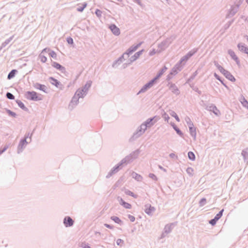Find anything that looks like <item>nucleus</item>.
<instances>
[{
    "instance_id": "1",
    "label": "nucleus",
    "mask_w": 248,
    "mask_h": 248,
    "mask_svg": "<svg viewBox=\"0 0 248 248\" xmlns=\"http://www.w3.org/2000/svg\"><path fill=\"white\" fill-rule=\"evenodd\" d=\"M27 98L32 100H41V97L38 96L37 93L35 92H28L26 93Z\"/></svg>"
},
{
    "instance_id": "2",
    "label": "nucleus",
    "mask_w": 248,
    "mask_h": 248,
    "mask_svg": "<svg viewBox=\"0 0 248 248\" xmlns=\"http://www.w3.org/2000/svg\"><path fill=\"white\" fill-rule=\"evenodd\" d=\"M48 51L49 49L46 48L44 49L39 54V59L41 62L45 63L47 61L46 54Z\"/></svg>"
},
{
    "instance_id": "3",
    "label": "nucleus",
    "mask_w": 248,
    "mask_h": 248,
    "mask_svg": "<svg viewBox=\"0 0 248 248\" xmlns=\"http://www.w3.org/2000/svg\"><path fill=\"white\" fill-rule=\"evenodd\" d=\"M83 91L82 90H78L75 93L74 96H73L71 102L75 103L76 104H77L78 99L80 97H81Z\"/></svg>"
},
{
    "instance_id": "4",
    "label": "nucleus",
    "mask_w": 248,
    "mask_h": 248,
    "mask_svg": "<svg viewBox=\"0 0 248 248\" xmlns=\"http://www.w3.org/2000/svg\"><path fill=\"white\" fill-rule=\"evenodd\" d=\"M63 223L66 227H70L73 225L74 221L70 217H66L64 219Z\"/></svg>"
},
{
    "instance_id": "5",
    "label": "nucleus",
    "mask_w": 248,
    "mask_h": 248,
    "mask_svg": "<svg viewBox=\"0 0 248 248\" xmlns=\"http://www.w3.org/2000/svg\"><path fill=\"white\" fill-rule=\"evenodd\" d=\"M109 29L115 35H119L120 34L119 29L114 24L110 25Z\"/></svg>"
},
{
    "instance_id": "6",
    "label": "nucleus",
    "mask_w": 248,
    "mask_h": 248,
    "mask_svg": "<svg viewBox=\"0 0 248 248\" xmlns=\"http://www.w3.org/2000/svg\"><path fill=\"white\" fill-rule=\"evenodd\" d=\"M155 210V208L150 204H147L145 206V212L149 215H152Z\"/></svg>"
},
{
    "instance_id": "7",
    "label": "nucleus",
    "mask_w": 248,
    "mask_h": 248,
    "mask_svg": "<svg viewBox=\"0 0 248 248\" xmlns=\"http://www.w3.org/2000/svg\"><path fill=\"white\" fill-rule=\"evenodd\" d=\"M157 121V118L155 117L153 118L149 119L146 122L145 125L144 126H151L153 125Z\"/></svg>"
},
{
    "instance_id": "8",
    "label": "nucleus",
    "mask_w": 248,
    "mask_h": 248,
    "mask_svg": "<svg viewBox=\"0 0 248 248\" xmlns=\"http://www.w3.org/2000/svg\"><path fill=\"white\" fill-rule=\"evenodd\" d=\"M228 53L230 54V55L231 56V57L236 62V63L237 64H239V59H238L237 56L235 54V52L232 50H229L228 51Z\"/></svg>"
},
{
    "instance_id": "9",
    "label": "nucleus",
    "mask_w": 248,
    "mask_h": 248,
    "mask_svg": "<svg viewBox=\"0 0 248 248\" xmlns=\"http://www.w3.org/2000/svg\"><path fill=\"white\" fill-rule=\"evenodd\" d=\"M51 64L53 67L57 69L60 70H62L64 69V68L63 67H62L61 64L55 62H52Z\"/></svg>"
},
{
    "instance_id": "10",
    "label": "nucleus",
    "mask_w": 248,
    "mask_h": 248,
    "mask_svg": "<svg viewBox=\"0 0 248 248\" xmlns=\"http://www.w3.org/2000/svg\"><path fill=\"white\" fill-rule=\"evenodd\" d=\"M189 131L190 133L192 136L194 137V138H196V128L193 126V124H191L189 126Z\"/></svg>"
},
{
    "instance_id": "11",
    "label": "nucleus",
    "mask_w": 248,
    "mask_h": 248,
    "mask_svg": "<svg viewBox=\"0 0 248 248\" xmlns=\"http://www.w3.org/2000/svg\"><path fill=\"white\" fill-rule=\"evenodd\" d=\"M224 75L226 77V78L232 81H234L235 80L234 77L227 71L225 73Z\"/></svg>"
},
{
    "instance_id": "12",
    "label": "nucleus",
    "mask_w": 248,
    "mask_h": 248,
    "mask_svg": "<svg viewBox=\"0 0 248 248\" xmlns=\"http://www.w3.org/2000/svg\"><path fill=\"white\" fill-rule=\"evenodd\" d=\"M111 219L118 224H121L122 222L118 217L116 216L111 217Z\"/></svg>"
},
{
    "instance_id": "13",
    "label": "nucleus",
    "mask_w": 248,
    "mask_h": 248,
    "mask_svg": "<svg viewBox=\"0 0 248 248\" xmlns=\"http://www.w3.org/2000/svg\"><path fill=\"white\" fill-rule=\"evenodd\" d=\"M188 156L189 159L194 160L195 159V156L192 152H189L188 153Z\"/></svg>"
},
{
    "instance_id": "14",
    "label": "nucleus",
    "mask_w": 248,
    "mask_h": 248,
    "mask_svg": "<svg viewBox=\"0 0 248 248\" xmlns=\"http://www.w3.org/2000/svg\"><path fill=\"white\" fill-rule=\"evenodd\" d=\"M121 201H122V204L125 208H127V209H130L131 208V205L130 204L127 203V202H126L124 201H123L122 199H121Z\"/></svg>"
},
{
    "instance_id": "15",
    "label": "nucleus",
    "mask_w": 248,
    "mask_h": 248,
    "mask_svg": "<svg viewBox=\"0 0 248 248\" xmlns=\"http://www.w3.org/2000/svg\"><path fill=\"white\" fill-rule=\"evenodd\" d=\"M47 53H48L49 56L50 57H51L52 58H55V59H56L57 58V54L54 51H50L49 49V51H48V52Z\"/></svg>"
},
{
    "instance_id": "16",
    "label": "nucleus",
    "mask_w": 248,
    "mask_h": 248,
    "mask_svg": "<svg viewBox=\"0 0 248 248\" xmlns=\"http://www.w3.org/2000/svg\"><path fill=\"white\" fill-rule=\"evenodd\" d=\"M241 102L244 107L248 108V102L244 98L242 99Z\"/></svg>"
},
{
    "instance_id": "17",
    "label": "nucleus",
    "mask_w": 248,
    "mask_h": 248,
    "mask_svg": "<svg viewBox=\"0 0 248 248\" xmlns=\"http://www.w3.org/2000/svg\"><path fill=\"white\" fill-rule=\"evenodd\" d=\"M49 79L51 80L52 84L55 85L57 87L59 84V83L57 79H55L53 78H50Z\"/></svg>"
},
{
    "instance_id": "18",
    "label": "nucleus",
    "mask_w": 248,
    "mask_h": 248,
    "mask_svg": "<svg viewBox=\"0 0 248 248\" xmlns=\"http://www.w3.org/2000/svg\"><path fill=\"white\" fill-rule=\"evenodd\" d=\"M16 70H13L8 75V78L10 79L15 77Z\"/></svg>"
},
{
    "instance_id": "19",
    "label": "nucleus",
    "mask_w": 248,
    "mask_h": 248,
    "mask_svg": "<svg viewBox=\"0 0 248 248\" xmlns=\"http://www.w3.org/2000/svg\"><path fill=\"white\" fill-rule=\"evenodd\" d=\"M217 67L218 69L220 71V72L222 73L223 75L225 74V73L227 71L225 69H224L221 66L219 65H217Z\"/></svg>"
},
{
    "instance_id": "20",
    "label": "nucleus",
    "mask_w": 248,
    "mask_h": 248,
    "mask_svg": "<svg viewBox=\"0 0 248 248\" xmlns=\"http://www.w3.org/2000/svg\"><path fill=\"white\" fill-rule=\"evenodd\" d=\"M223 211V210H222L221 211H220L215 217L214 218L216 220H218L220 217H221L222 216V212Z\"/></svg>"
},
{
    "instance_id": "21",
    "label": "nucleus",
    "mask_w": 248,
    "mask_h": 248,
    "mask_svg": "<svg viewBox=\"0 0 248 248\" xmlns=\"http://www.w3.org/2000/svg\"><path fill=\"white\" fill-rule=\"evenodd\" d=\"M172 126L173 128L175 129V130L176 131L178 134H179L180 136H183V133H182V132L178 128H177L174 124L172 125Z\"/></svg>"
},
{
    "instance_id": "22",
    "label": "nucleus",
    "mask_w": 248,
    "mask_h": 248,
    "mask_svg": "<svg viewBox=\"0 0 248 248\" xmlns=\"http://www.w3.org/2000/svg\"><path fill=\"white\" fill-rule=\"evenodd\" d=\"M171 115L172 117H174L177 122H180V119L175 112H172V113H171Z\"/></svg>"
},
{
    "instance_id": "23",
    "label": "nucleus",
    "mask_w": 248,
    "mask_h": 248,
    "mask_svg": "<svg viewBox=\"0 0 248 248\" xmlns=\"http://www.w3.org/2000/svg\"><path fill=\"white\" fill-rule=\"evenodd\" d=\"M6 96L8 98L10 99H14L15 98L14 96L11 93H8L6 94Z\"/></svg>"
},
{
    "instance_id": "24",
    "label": "nucleus",
    "mask_w": 248,
    "mask_h": 248,
    "mask_svg": "<svg viewBox=\"0 0 248 248\" xmlns=\"http://www.w3.org/2000/svg\"><path fill=\"white\" fill-rule=\"evenodd\" d=\"M126 193L128 195H130L135 198H136L137 197V196L135 194H134L132 192L130 191H127L126 192Z\"/></svg>"
},
{
    "instance_id": "25",
    "label": "nucleus",
    "mask_w": 248,
    "mask_h": 248,
    "mask_svg": "<svg viewBox=\"0 0 248 248\" xmlns=\"http://www.w3.org/2000/svg\"><path fill=\"white\" fill-rule=\"evenodd\" d=\"M86 6H87V4L84 3L83 4V6L82 7L78 8V10L79 12H82L84 10V9L86 7Z\"/></svg>"
},
{
    "instance_id": "26",
    "label": "nucleus",
    "mask_w": 248,
    "mask_h": 248,
    "mask_svg": "<svg viewBox=\"0 0 248 248\" xmlns=\"http://www.w3.org/2000/svg\"><path fill=\"white\" fill-rule=\"evenodd\" d=\"M186 171L188 173H189L190 174H192L193 172V170L191 168H188L187 169Z\"/></svg>"
},
{
    "instance_id": "27",
    "label": "nucleus",
    "mask_w": 248,
    "mask_h": 248,
    "mask_svg": "<svg viewBox=\"0 0 248 248\" xmlns=\"http://www.w3.org/2000/svg\"><path fill=\"white\" fill-rule=\"evenodd\" d=\"M95 14L98 16H101L102 12L100 10L97 9L95 11Z\"/></svg>"
},
{
    "instance_id": "28",
    "label": "nucleus",
    "mask_w": 248,
    "mask_h": 248,
    "mask_svg": "<svg viewBox=\"0 0 248 248\" xmlns=\"http://www.w3.org/2000/svg\"><path fill=\"white\" fill-rule=\"evenodd\" d=\"M128 218L129 219V220L131 221V222H134L135 220V218L134 216H132V215H128Z\"/></svg>"
},
{
    "instance_id": "29",
    "label": "nucleus",
    "mask_w": 248,
    "mask_h": 248,
    "mask_svg": "<svg viewBox=\"0 0 248 248\" xmlns=\"http://www.w3.org/2000/svg\"><path fill=\"white\" fill-rule=\"evenodd\" d=\"M67 41L68 44H72L73 43V40L72 38L69 37L67 39Z\"/></svg>"
},
{
    "instance_id": "30",
    "label": "nucleus",
    "mask_w": 248,
    "mask_h": 248,
    "mask_svg": "<svg viewBox=\"0 0 248 248\" xmlns=\"http://www.w3.org/2000/svg\"><path fill=\"white\" fill-rule=\"evenodd\" d=\"M38 89H40V90L44 91V89L45 88V86L43 85L38 84V87H37Z\"/></svg>"
},
{
    "instance_id": "31",
    "label": "nucleus",
    "mask_w": 248,
    "mask_h": 248,
    "mask_svg": "<svg viewBox=\"0 0 248 248\" xmlns=\"http://www.w3.org/2000/svg\"><path fill=\"white\" fill-rule=\"evenodd\" d=\"M217 221V220L214 218L210 221V223L212 225H214L216 223Z\"/></svg>"
},
{
    "instance_id": "32",
    "label": "nucleus",
    "mask_w": 248,
    "mask_h": 248,
    "mask_svg": "<svg viewBox=\"0 0 248 248\" xmlns=\"http://www.w3.org/2000/svg\"><path fill=\"white\" fill-rule=\"evenodd\" d=\"M164 119L167 121L168 122L169 121V120L170 119V117L169 116H168V115H167L166 113H165L164 114Z\"/></svg>"
},
{
    "instance_id": "33",
    "label": "nucleus",
    "mask_w": 248,
    "mask_h": 248,
    "mask_svg": "<svg viewBox=\"0 0 248 248\" xmlns=\"http://www.w3.org/2000/svg\"><path fill=\"white\" fill-rule=\"evenodd\" d=\"M206 202V199H202L200 201V204L202 206L203 205L205 202Z\"/></svg>"
},
{
    "instance_id": "34",
    "label": "nucleus",
    "mask_w": 248,
    "mask_h": 248,
    "mask_svg": "<svg viewBox=\"0 0 248 248\" xmlns=\"http://www.w3.org/2000/svg\"><path fill=\"white\" fill-rule=\"evenodd\" d=\"M123 243V241L122 240H121V239H119L117 240V244L118 245H120Z\"/></svg>"
},
{
    "instance_id": "35",
    "label": "nucleus",
    "mask_w": 248,
    "mask_h": 248,
    "mask_svg": "<svg viewBox=\"0 0 248 248\" xmlns=\"http://www.w3.org/2000/svg\"><path fill=\"white\" fill-rule=\"evenodd\" d=\"M214 76L218 80H219L221 81V82L222 83V84H223L224 86H225V85L224 84V83L220 79L218 76L217 74L215 73L214 74Z\"/></svg>"
},
{
    "instance_id": "36",
    "label": "nucleus",
    "mask_w": 248,
    "mask_h": 248,
    "mask_svg": "<svg viewBox=\"0 0 248 248\" xmlns=\"http://www.w3.org/2000/svg\"><path fill=\"white\" fill-rule=\"evenodd\" d=\"M82 247H83V248H91L90 246H89L88 244H83Z\"/></svg>"
},
{
    "instance_id": "37",
    "label": "nucleus",
    "mask_w": 248,
    "mask_h": 248,
    "mask_svg": "<svg viewBox=\"0 0 248 248\" xmlns=\"http://www.w3.org/2000/svg\"><path fill=\"white\" fill-rule=\"evenodd\" d=\"M105 226L106 227H107V228H109V229H112V227L111 226H110L109 225L107 224H105Z\"/></svg>"
},
{
    "instance_id": "38",
    "label": "nucleus",
    "mask_w": 248,
    "mask_h": 248,
    "mask_svg": "<svg viewBox=\"0 0 248 248\" xmlns=\"http://www.w3.org/2000/svg\"><path fill=\"white\" fill-rule=\"evenodd\" d=\"M153 84V82H151V83H149L148 85H147L146 86L147 87H151Z\"/></svg>"
},
{
    "instance_id": "39",
    "label": "nucleus",
    "mask_w": 248,
    "mask_h": 248,
    "mask_svg": "<svg viewBox=\"0 0 248 248\" xmlns=\"http://www.w3.org/2000/svg\"><path fill=\"white\" fill-rule=\"evenodd\" d=\"M150 176L151 178H154V177H155H155H155V176L154 174H150Z\"/></svg>"
},
{
    "instance_id": "40",
    "label": "nucleus",
    "mask_w": 248,
    "mask_h": 248,
    "mask_svg": "<svg viewBox=\"0 0 248 248\" xmlns=\"http://www.w3.org/2000/svg\"><path fill=\"white\" fill-rule=\"evenodd\" d=\"M155 52H154V51H152V52H151L150 53V54H151V55H153V54H155Z\"/></svg>"
},
{
    "instance_id": "41",
    "label": "nucleus",
    "mask_w": 248,
    "mask_h": 248,
    "mask_svg": "<svg viewBox=\"0 0 248 248\" xmlns=\"http://www.w3.org/2000/svg\"><path fill=\"white\" fill-rule=\"evenodd\" d=\"M18 104H19V106H20L21 107H22V106H23V104L22 103H20V104L19 103Z\"/></svg>"
},
{
    "instance_id": "42",
    "label": "nucleus",
    "mask_w": 248,
    "mask_h": 248,
    "mask_svg": "<svg viewBox=\"0 0 248 248\" xmlns=\"http://www.w3.org/2000/svg\"><path fill=\"white\" fill-rule=\"evenodd\" d=\"M137 178H138V179H141V176H140V175H138V177H137Z\"/></svg>"
},
{
    "instance_id": "43",
    "label": "nucleus",
    "mask_w": 248,
    "mask_h": 248,
    "mask_svg": "<svg viewBox=\"0 0 248 248\" xmlns=\"http://www.w3.org/2000/svg\"><path fill=\"white\" fill-rule=\"evenodd\" d=\"M246 39H247V41H248V36H246Z\"/></svg>"
},
{
    "instance_id": "44",
    "label": "nucleus",
    "mask_w": 248,
    "mask_h": 248,
    "mask_svg": "<svg viewBox=\"0 0 248 248\" xmlns=\"http://www.w3.org/2000/svg\"><path fill=\"white\" fill-rule=\"evenodd\" d=\"M246 1L248 3V0H246Z\"/></svg>"
},
{
    "instance_id": "45",
    "label": "nucleus",
    "mask_w": 248,
    "mask_h": 248,
    "mask_svg": "<svg viewBox=\"0 0 248 248\" xmlns=\"http://www.w3.org/2000/svg\"><path fill=\"white\" fill-rule=\"evenodd\" d=\"M15 113L12 114V115H14L15 116Z\"/></svg>"
},
{
    "instance_id": "46",
    "label": "nucleus",
    "mask_w": 248,
    "mask_h": 248,
    "mask_svg": "<svg viewBox=\"0 0 248 248\" xmlns=\"http://www.w3.org/2000/svg\"><path fill=\"white\" fill-rule=\"evenodd\" d=\"M15 113L12 114V115H14L15 116Z\"/></svg>"
}]
</instances>
